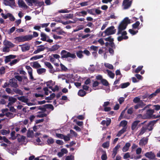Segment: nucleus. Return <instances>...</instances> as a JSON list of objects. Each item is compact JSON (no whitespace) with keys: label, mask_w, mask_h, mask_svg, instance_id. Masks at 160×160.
Returning a JSON list of instances; mask_svg holds the SVG:
<instances>
[{"label":"nucleus","mask_w":160,"mask_h":160,"mask_svg":"<svg viewBox=\"0 0 160 160\" xmlns=\"http://www.w3.org/2000/svg\"><path fill=\"white\" fill-rule=\"evenodd\" d=\"M133 108L132 107L128 110L127 112L128 114L131 115L133 113Z\"/></svg>","instance_id":"62"},{"label":"nucleus","mask_w":160,"mask_h":160,"mask_svg":"<svg viewBox=\"0 0 160 160\" xmlns=\"http://www.w3.org/2000/svg\"><path fill=\"white\" fill-rule=\"evenodd\" d=\"M127 128H123L121 130H120L118 132V134H120L119 135H118L117 134V136L119 137L122 134H123L124 132L126 131Z\"/></svg>","instance_id":"53"},{"label":"nucleus","mask_w":160,"mask_h":160,"mask_svg":"<svg viewBox=\"0 0 160 160\" xmlns=\"http://www.w3.org/2000/svg\"><path fill=\"white\" fill-rule=\"evenodd\" d=\"M63 139L65 141H67L70 140V137L69 136V134H68L67 136L64 135Z\"/></svg>","instance_id":"63"},{"label":"nucleus","mask_w":160,"mask_h":160,"mask_svg":"<svg viewBox=\"0 0 160 160\" xmlns=\"http://www.w3.org/2000/svg\"><path fill=\"white\" fill-rule=\"evenodd\" d=\"M145 126H147V130H148L149 131H152L153 129L152 125L151 124H149L148 123V124L145 125Z\"/></svg>","instance_id":"49"},{"label":"nucleus","mask_w":160,"mask_h":160,"mask_svg":"<svg viewBox=\"0 0 160 160\" xmlns=\"http://www.w3.org/2000/svg\"><path fill=\"white\" fill-rule=\"evenodd\" d=\"M14 78L15 79H17L19 82H22V77L19 75H16L14 76Z\"/></svg>","instance_id":"57"},{"label":"nucleus","mask_w":160,"mask_h":160,"mask_svg":"<svg viewBox=\"0 0 160 160\" xmlns=\"http://www.w3.org/2000/svg\"><path fill=\"white\" fill-rule=\"evenodd\" d=\"M18 4L20 7H23L25 8H28L27 6L22 0H18Z\"/></svg>","instance_id":"18"},{"label":"nucleus","mask_w":160,"mask_h":160,"mask_svg":"<svg viewBox=\"0 0 160 160\" xmlns=\"http://www.w3.org/2000/svg\"><path fill=\"white\" fill-rule=\"evenodd\" d=\"M143 67L142 66H139L135 70V72L136 73L139 72L142 70Z\"/></svg>","instance_id":"54"},{"label":"nucleus","mask_w":160,"mask_h":160,"mask_svg":"<svg viewBox=\"0 0 160 160\" xmlns=\"http://www.w3.org/2000/svg\"><path fill=\"white\" fill-rule=\"evenodd\" d=\"M54 142V140L52 138H48L47 140V142L48 145L53 144Z\"/></svg>","instance_id":"56"},{"label":"nucleus","mask_w":160,"mask_h":160,"mask_svg":"<svg viewBox=\"0 0 160 160\" xmlns=\"http://www.w3.org/2000/svg\"><path fill=\"white\" fill-rule=\"evenodd\" d=\"M154 112V110L153 109H148L145 115V118L151 119V116Z\"/></svg>","instance_id":"10"},{"label":"nucleus","mask_w":160,"mask_h":160,"mask_svg":"<svg viewBox=\"0 0 160 160\" xmlns=\"http://www.w3.org/2000/svg\"><path fill=\"white\" fill-rule=\"evenodd\" d=\"M104 40L106 41L109 42H113L114 41V39L112 38L111 36L104 38Z\"/></svg>","instance_id":"46"},{"label":"nucleus","mask_w":160,"mask_h":160,"mask_svg":"<svg viewBox=\"0 0 160 160\" xmlns=\"http://www.w3.org/2000/svg\"><path fill=\"white\" fill-rule=\"evenodd\" d=\"M10 130H7L5 129H2L1 130V132L2 135H6L8 134L9 133Z\"/></svg>","instance_id":"40"},{"label":"nucleus","mask_w":160,"mask_h":160,"mask_svg":"<svg viewBox=\"0 0 160 160\" xmlns=\"http://www.w3.org/2000/svg\"><path fill=\"white\" fill-rule=\"evenodd\" d=\"M3 140L4 141L8 144H10L11 142L5 136L2 137L0 136V140Z\"/></svg>","instance_id":"27"},{"label":"nucleus","mask_w":160,"mask_h":160,"mask_svg":"<svg viewBox=\"0 0 160 160\" xmlns=\"http://www.w3.org/2000/svg\"><path fill=\"white\" fill-rule=\"evenodd\" d=\"M61 58L62 59L67 58L68 57H70L72 58L75 59L76 58V56L75 53H71L65 50H62L61 53Z\"/></svg>","instance_id":"3"},{"label":"nucleus","mask_w":160,"mask_h":160,"mask_svg":"<svg viewBox=\"0 0 160 160\" xmlns=\"http://www.w3.org/2000/svg\"><path fill=\"white\" fill-rule=\"evenodd\" d=\"M4 45L7 46H8L9 47L12 48L15 46V45L11 42L7 41L4 44Z\"/></svg>","instance_id":"25"},{"label":"nucleus","mask_w":160,"mask_h":160,"mask_svg":"<svg viewBox=\"0 0 160 160\" xmlns=\"http://www.w3.org/2000/svg\"><path fill=\"white\" fill-rule=\"evenodd\" d=\"M17 100V99L15 98L12 97H9L8 101L12 103H15L16 102Z\"/></svg>","instance_id":"44"},{"label":"nucleus","mask_w":160,"mask_h":160,"mask_svg":"<svg viewBox=\"0 0 160 160\" xmlns=\"http://www.w3.org/2000/svg\"><path fill=\"white\" fill-rule=\"evenodd\" d=\"M101 83L103 86H108L109 85V83L108 81L105 79H103L102 80L101 82Z\"/></svg>","instance_id":"34"},{"label":"nucleus","mask_w":160,"mask_h":160,"mask_svg":"<svg viewBox=\"0 0 160 160\" xmlns=\"http://www.w3.org/2000/svg\"><path fill=\"white\" fill-rule=\"evenodd\" d=\"M8 17L10 18V20L11 21H13L15 20V18L14 16L11 13H8Z\"/></svg>","instance_id":"59"},{"label":"nucleus","mask_w":160,"mask_h":160,"mask_svg":"<svg viewBox=\"0 0 160 160\" xmlns=\"http://www.w3.org/2000/svg\"><path fill=\"white\" fill-rule=\"evenodd\" d=\"M32 66L34 68H38L41 67V65L37 62H34Z\"/></svg>","instance_id":"28"},{"label":"nucleus","mask_w":160,"mask_h":160,"mask_svg":"<svg viewBox=\"0 0 160 160\" xmlns=\"http://www.w3.org/2000/svg\"><path fill=\"white\" fill-rule=\"evenodd\" d=\"M104 65L105 67L108 68L109 69H112L113 68V65L110 64L108 63H105Z\"/></svg>","instance_id":"48"},{"label":"nucleus","mask_w":160,"mask_h":160,"mask_svg":"<svg viewBox=\"0 0 160 160\" xmlns=\"http://www.w3.org/2000/svg\"><path fill=\"white\" fill-rule=\"evenodd\" d=\"M5 68L4 67L2 66L0 68V74H3L5 73Z\"/></svg>","instance_id":"58"},{"label":"nucleus","mask_w":160,"mask_h":160,"mask_svg":"<svg viewBox=\"0 0 160 160\" xmlns=\"http://www.w3.org/2000/svg\"><path fill=\"white\" fill-rule=\"evenodd\" d=\"M130 20L128 18L126 17L124 18L118 26L117 35L120 34L121 32H122V31L126 28L128 24H130Z\"/></svg>","instance_id":"1"},{"label":"nucleus","mask_w":160,"mask_h":160,"mask_svg":"<svg viewBox=\"0 0 160 160\" xmlns=\"http://www.w3.org/2000/svg\"><path fill=\"white\" fill-rule=\"evenodd\" d=\"M140 24V23L139 21H137L135 23L132 25V28L134 29H139V28H138V27Z\"/></svg>","instance_id":"24"},{"label":"nucleus","mask_w":160,"mask_h":160,"mask_svg":"<svg viewBox=\"0 0 160 160\" xmlns=\"http://www.w3.org/2000/svg\"><path fill=\"white\" fill-rule=\"evenodd\" d=\"M60 66H61L62 71L66 72L68 70V68L62 64L61 63L60 64Z\"/></svg>","instance_id":"52"},{"label":"nucleus","mask_w":160,"mask_h":160,"mask_svg":"<svg viewBox=\"0 0 160 160\" xmlns=\"http://www.w3.org/2000/svg\"><path fill=\"white\" fill-rule=\"evenodd\" d=\"M148 139L147 138L144 139L142 138L141 139L139 142V144L140 146H143L147 143Z\"/></svg>","instance_id":"20"},{"label":"nucleus","mask_w":160,"mask_h":160,"mask_svg":"<svg viewBox=\"0 0 160 160\" xmlns=\"http://www.w3.org/2000/svg\"><path fill=\"white\" fill-rule=\"evenodd\" d=\"M45 49V47L43 45H41L38 46L37 49L35 50L33 53L34 54H37L40 52L43 51Z\"/></svg>","instance_id":"13"},{"label":"nucleus","mask_w":160,"mask_h":160,"mask_svg":"<svg viewBox=\"0 0 160 160\" xmlns=\"http://www.w3.org/2000/svg\"><path fill=\"white\" fill-rule=\"evenodd\" d=\"M100 83V82H99L97 81H95L93 82L92 84V87H96L98 86V85Z\"/></svg>","instance_id":"64"},{"label":"nucleus","mask_w":160,"mask_h":160,"mask_svg":"<svg viewBox=\"0 0 160 160\" xmlns=\"http://www.w3.org/2000/svg\"><path fill=\"white\" fill-rule=\"evenodd\" d=\"M122 4L124 9H127L131 6L132 1H129V0H123Z\"/></svg>","instance_id":"9"},{"label":"nucleus","mask_w":160,"mask_h":160,"mask_svg":"<svg viewBox=\"0 0 160 160\" xmlns=\"http://www.w3.org/2000/svg\"><path fill=\"white\" fill-rule=\"evenodd\" d=\"M16 55H10L5 57V62L6 63L10 62L11 59H14L16 58Z\"/></svg>","instance_id":"12"},{"label":"nucleus","mask_w":160,"mask_h":160,"mask_svg":"<svg viewBox=\"0 0 160 160\" xmlns=\"http://www.w3.org/2000/svg\"><path fill=\"white\" fill-rule=\"evenodd\" d=\"M114 28L115 27L114 26H111L108 28L103 32L106 35L108 36L113 34L116 32V30Z\"/></svg>","instance_id":"5"},{"label":"nucleus","mask_w":160,"mask_h":160,"mask_svg":"<svg viewBox=\"0 0 160 160\" xmlns=\"http://www.w3.org/2000/svg\"><path fill=\"white\" fill-rule=\"evenodd\" d=\"M86 92L83 90H80L78 92V95L81 97H83L86 95Z\"/></svg>","instance_id":"26"},{"label":"nucleus","mask_w":160,"mask_h":160,"mask_svg":"<svg viewBox=\"0 0 160 160\" xmlns=\"http://www.w3.org/2000/svg\"><path fill=\"white\" fill-rule=\"evenodd\" d=\"M19 46L21 47V50L23 52L29 50L30 48V45H26L25 44L20 45Z\"/></svg>","instance_id":"11"},{"label":"nucleus","mask_w":160,"mask_h":160,"mask_svg":"<svg viewBox=\"0 0 160 160\" xmlns=\"http://www.w3.org/2000/svg\"><path fill=\"white\" fill-rule=\"evenodd\" d=\"M44 106L46 108V109H50L52 110H53L54 109L53 106L51 104H46L44 105Z\"/></svg>","instance_id":"41"},{"label":"nucleus","mask_w":160,"mask_h":160,"mask_svg":"<svg viewBox=\"0 0 160 160\" xmlns=\"http://www.w3.org/2000/svg\"><path fill=\"white\" fill-rule=\"evenodd\" d=\"M38 113H39V114L37 115V117L41 118L44 117H46L47 116V114H46L42 113L41 112H38Z\"/></svg>","instance_id":"37"},{"label":"nucleus","mask_w":160,"mask_h":160,"mask_svg":"<svg viewBox=\"0 0 160 160\" xmlns=\"http://www.w3.org/2000/svg\"><path fill=\"white\" fill-rule=\"evenodd\" d=\"M17 98L19 100L24 103L27 102L28 101V98H25L24 96L18 97Z\"/></svg>","instance_id":"19"},{"label":"nucleus","mask_w":160,"mask_h":160,"mask_svg":"<svg viewBox=\"0 0 160 160\" xmlns=\"http://www.w3.org/2000/svg\"><path fill=\"white\" fill-rule=\"evenodd\" d=\"M108 72V75L112 78H114L115 76V74L114 73L112 72V71L109 70H106Z\"/></svg>","instance_id":"35"},{"label":"nucleus","mask_w":160,"mask_h":160,"mask_svg":"<svg viewBox=\"0 0 160 160\" xmlns=\"http://www.w3.org/2000/svg\"><path fill=\"white\" fill-rule=\"evenodd\" d=\"M33 38V37L32 35H25L24 36H21L15 38L14 39L15 40L16 43H17L16 42H24L26 41H29L31 40Z\"/></svg>","instance_id":"2"},{"label":"nucleus","mask_w":160,"mask_h":160,"mask_svg":"<svg viewBox=\"0 0 160 160\" xmlns=\"http://www.w3.org/2000/svg\"><path fill=\"white\" fill-rule=\"evenodd\" d=\"M25 1L28 5L30 6H32L33 3L35 4L36 2V0H25Z\"/></svg>","instance_id":"23"},{"label":"nucleus","mask_w":160,"mask_h":160,"mask_svg":"<svg viewBox=\"0 0 160 160\" xmlns=\"http://www.w3.org/2000/svg\"><path fill=\"white\" fill-rule=\"evenodd\" d=\"M55 94L53 93H52L49 96L46 97L45 98V99L48 100H51L52 99L55 97Z\"/></svg>","instance_id":"36"},{"label":"nucleus","mask_w":160,"mask_h":160,"mask_svg":"<svg viewBox=\"0 0 160 160\" xmlns=\"http://www.w3.org/2000/svg\"><path fill=\"white\" fill-rule=\"evenodd\" d=\"M25 67L28 70V74L32 73V69L29 66H26Z\"/></svg>","instance_id":"43"},{"label":"nucleus","mask_w":160,"mask_h":160,"mask_svg":"<svg viewBox=\"0 0 160 160\" xmlns=\"http://www.w3.org/2000/svg\"><path fill=\"white\" fill-rule=\"evenodd\" d=\"M127 121L126 120L122 121L120 123V126L122 127L123 128H127Z\"/></svg>","instance_id":"30"},{"label":"nucleus","mask_w":160,"mask_h":160,"mask_svg":"<svg viewBox=\"0 0 160 160\" xmlns=\"http://www.w3.org/2000/svg\"><path fill=\"white\" fill-rule=\"evenodd\" d=\"M73 17V14H65L63 18L65 19H70L72 18Z\"/></svg>","instance_id":"42"},{"label":"nucleus","mask_w":160,"mask_h":160,"mask_svg":"<svg viewBox=\"0 0 160 160\" xmlns=\"http://www.w3.org/2000/svg\"><path fill=\"white\" fill-rule=\"evenodd\" d=\"M10 85L13 88H18V87L17 80L14 78H12L10 79L9 81Z\"/></svg>","instance_id":"7"},{"label":"nucleus","mask_w":160,"mask_h":160,"mask_svg":"<svg viewBox=\"0 0 160 160\" xmlns=\"http://www.w3.org/2000/svg\"><path fill=\"white\" fill-rule=\"evenodd\" d=\"M25 137L23 136H21L20 138H18L17 139L18 142H20L23 141L25 140Z\"/></svg>","instance_id":"51"},{"label":"nucleus","mask_w":160,"mask_h":160,"mask_svg":"<svg viewBox=\"0 0 160 160\" xmlns=\"http://www.w3.org/2000/svg\"><path fill=\"white\" fill-rule=\"evenodd\" d=\"M145 156L150 160L154 159L156 157V155L154 152H148L145 153Z\"/></svg>","instance_id":"8"},{"label":"nucleus","mask_w":160,"mask_h":160,"mask_svg":"<svg viewBox=\"0 0 160 160\" xmlns=\"http://www.w3.org/2000/svg\"><path fill=\"white\" fill-rule=\"evenodd\" d=\"M43 56L42 55H36L34 56L32 58H31L30 59L31 60H36L37 59L42 58H43Z\"/></svg>","instance_id":"33"},{"label":"nucleus","mask_w":160,"mask_h":160,"mask_svg":"<svg viewBox=\"0 0 160 160\" xmlns=\"http://www.w3.org/2000/svg\"><path fill=\"white\" fill-rule=\"evenodd\" d=\"M130 84V83L129 82H127L126 83H121L120 86L122 88H124L127 87Z\"/></svg>","instance_id":"32"},{"label":"nucleus","mask_w":160,"mask_h":160,"mask_svg":"<svg viewBox=\"0 0 160 160\" xmlns=\"http://www.w3.org/2000/svg\"><path fill=\"white\" fill-rule=\"evenodd\" d=\"M49 88L51 89L53 92H55L56 91H58L59 89V87L57 85H55L54 88H52V86H50Z\"/></svg>","instance_id":"39"},{"label":"nucleus","mask_w":160,"mask_h":160,"mask_svg":"<svg viewBox=\"0 0 160 160\" xmlns=\"http://www.w3.org/2000/svg\"><path fill=\"white\" fill-rule=\"evenodd\" d=\"M44 63L45 65L48 67V68L52 69L53 68L50 62H45Z\"/></svg>","instance_id":"38"},{"label":"nucleus","mask_w":160,"mask_h":160,"mask_svg":"<svg viewBox=\"0 0 160 160\" xmlns=\"http://www.w3.org/2000/svg\"><path fill=\"white\" fill-rule=\"evenodd\" d=\"M129 32L132 35L136 34L138 32V30L135 31L132 29H130L128 30Z\"/></svg>","instance_id":"45"},{"label":"nucleus","mask_w":160,"mask_h":160,"mask_svg":"<svg viewBox=\"0 0 160 160\" xmlns=\"http://www.w3.org/2000/svg\"><path fill=\"white\" fill-rule=\"evenodd\" d=\"M60 47L59 46L58 44H55L53 45L51 48H49L48 50L50 52H53L57 50Z\"/></svg>","instance_id":"15"},{"label":"nucleus","mask_w":160,"mask_h":160,"mask_svg":"<svg viewBox=\"0 0 160 160\" xmlns=\"http://www.w3.org/2000/svg\"><path fill=\"white\" fill-rule=\"evenodd\" d=\"M18 61V60L17 59H15L11 62L9 64L11 66H12L16 64Z\"/></svg>","instance_id":"61"},{"label":"nucleus","mask_w":160,"mask_h":160,"mask_svg":"<svg viewBox=\"0 0 160 160\" xmlns=\"http://www.w3.org/2000/svg\"><path fill=\"white\" fill-rule=\"evenodd\" d=\"M120 34H121L122 35L118 37L117 38V39L118 41L120 42L123 39L127 40L128 38V36H126L127 34V33L126 31H123Z\"/></svg>","instance_id":"6"},{"label":"nucleus","mask_w":160,"mask_h":160,"mask_svg":"<svg viewBox=\"0 0 160 160\" xmlns=\"http://www.w3.org/2000/svg\"><path fill=\"white\" fill-rule=\"evenodd\" d=\"M41 37H42L41 40L43 41H46L47 36L43 32H41L40 34Z\"/></svg>","instance_id":"29"},{"label":"nucleus","mask_w":160,"mask_h":160,"mask_svg":"<svg viewBox=\"0 0 160 160\" xmlns=\"http://www.w3.org/2000/svg\"><path fill=\"white\" fill-rule=\"evenodd\" d=\"M102 146L104 148H108L109 146V142H105L102 144Z\"/></svg>","instance_id":"55"},{"label":"nucleus","mask_w":160,"mask_h":160,"mask_svg":"<svg viewBox=\"0 0 160 160\" xmlns=\"http://www.w3.org/2000/svg\"><path fill=\"white\" fill-rule=\"evenodd\" d=\"M131 144L129 143H126L122 148V151L124 152L127 151L130 146Z\"/></svg>","instance_id":"21"},{"label":"nucleus","mask_w":160,"mask_h":160,"mask_svg":"<svg viewBox=\"0 0 160 160\" xmlns=\"http://www.w3.org/2000/svg\"><path fill=\"white\" fill-rule=\"evenodd\" d=\"M12 90L15 93L21 95H23V93L22 91L17 88H14L12 89Z\"/></svg>","instance_id":"17"},{"label":"nucleus","mask_w":160,"mask_h":160,"mask_svg":"<svg viewBox=\"0 0 160 160\" xmlns=\"http://www.w3.org/2000/svg\"><path fill=\"white\" fill-rule=\"evenodd\" d=\"M147 126H145V125L142 126L141 129L139 131L138 135L141 136L144 133H145L146 130H147Z\"/></svg>","instance_id":"16"},{"label":"nucleus","mask_w":160,"mask_h":160,"mask_svg":"<svg viewBox=\"0 0 160 160\" xmlns=\"http://www.w3.org/2000/svg\"><path fill=\"white\" fill-rule=\"evenodd\" d=\"M46 71V69L44 68H40L37 69V72L39 75L45 72Z\"/></svg>","instance_id":"31"},{"label":"nucleus","mask_w":160,"mask_h":160,"mask_svg":"<svg viewBox=\"0 0 160 160\" xmlns=\"http://www.w3.org/2000/svg\"><path fill=\"white\" fill-rule=\"evenodd\" d=\"M83 52L82 50L77 51L76 52V55L78 58H82L83 57Z\"/></svg>","instance_id":"22"},{"label":"nucleus","mask_w":160,"mask_h":160,"mask_svg":"<svg viewBox=\"0 0 160 160\" xmlns=\"http://www.w3.org/2000/svg\"><path fill=\"white\" fill-rule=\"evenodd\" d=\"M9 47L8 46H6L4 47L2 49V52H9L10 51V49H9Z\"/></svg>","instance_id":"50"},{"label":"nucleus","mask_w":160,"mask_h":160,"mask_svg":"<svg viewBox=\"0 0 160 160\" xmlns=\"http://www.w3.org/2000/svg\"><path fill=\"white\" fill-rule=\"evenodd\" d=\"M104 153L102 155L101 158L102 160H106L107 159V155L105 151H103Z\"/></svg>","instance_id":"47"},{"label":"nucleus","mask_w":160,"mask_h":160,"mask_svg":"<svg viewBox=\"0 0 160 160\" xmlns=\"http://www.w3.org/2000/svg\"><path fill=\"white\" fill-rule=\"evenodd\" d=\"M140 121L139 120H136L134 121L132 123L131 126V129L132 131H136L138 130L139 126H140L141 125L144 124L146 122V121L141 123V124H139Z\"/></svg>","instance_id":"4"},{"label":"nucleus","mask_w":160,"mask_h":160,"mask_svg":"<svg viewBox=\"0 0 160 160\" xmlns=\"http://www.w3.org/2000/svg\"><path fill=\"white\" fill-rule=\"evenodd\" d=\"M90 49L94 52H97L98 50V47L92 45L90 47Z\"/></svg>","instance_id":"60"},{"label":"nucleus","mask_w":160,"mask_h":160,"mask_svg":"<svg viewBox=\"0 0 160 160\" xmlns=\"http://www.w3.org/2000/svg\"><path fill=\"white\" fill-rule=\"evenodd\" d=\"M111 122V120L110 118H108L107 120H102L101 123L103 125H104L105 124L107 126H108Z\"/></svg>","instance_id":"14"}]
</instances>
